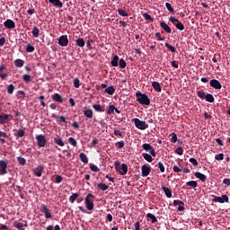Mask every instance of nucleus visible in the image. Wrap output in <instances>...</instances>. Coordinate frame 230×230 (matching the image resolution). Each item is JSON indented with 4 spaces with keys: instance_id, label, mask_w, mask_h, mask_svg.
<instances>
[{
    "instance_id": "423d86ee",
    "label": "nucleus",
    "mask_w": 230,
    "mask_h": 230,
    "mask_svg": "<svg viewBox=\"0 0 230 230\" xmlns=\"http://www.w3.org/2000/svg\"><path fill=\"white\" fill-rule=\"evenodd\" d=\"M12 119H13L12 114L2 112L0 114V125H4V123H7L8 121L12 120Z\"/></svg>"
},
{
    "instance_id": "6e6d98bb",
    "label": "nucleus",
    "mask_w": 230,
    "mask_h": 230,
    "mask_svg": "<svg viewBox=\"0 0 230 230\" xmlns=\"http://www.w3.org/2000/svg\"><path fill=\"white\" fill-rule=\"evenodd\" d=\"M165 7L167 8V10L172 13H175L174 9L172 7V4L170 3H165Z\"/></svg>"
},
{
    "instance_id": "f03ea898",
    "label": "nucleus",
    "mask_w": 230,
    "mask_h": 230,
    "mask_svg": "<svg viewBox=\"0 0 230 230\" xmlns=\"http://www.w3.org/2000/svg\"><path fill=\"white\" fill-rule=\"evenodd\" d=\"M85 205H86V209L88 210L94 209V195L93 193H89L86 195Z\"/></svg>"
},
{
    "instance_id": "7ed1b4c3",
    "label": "nucleus",
    "mask_w": 230,
    "mask_h": 230,
    "mask_svg": "<svg viewBox=\"0 0 230 230\" xmlns=\"http://www.w3.org/2000/svg\"><path fill=\"white\" fill-rule=\"evenodd\" d=\"M134 124L139 130H146L148 128V124L137 118L134 119Z\"/></svg>"
},
{
    "instance_id": "72a5a7b5",
    "label": "nucleus",
    "mask_w": 230,
    "mask_h": 230,
    "mask_svg": "<svg viewBox=\"0 0 230 230\" xmlns=\"http://www.w3.org/2000/svg\"><path fill=\"white\" fill-rule=\"evenodd\" d=\"M116 89L114 88V86H108V88L105 89V93L110 94V95H113L115 93Z\"/></svg>"
},
{
    "instance_id": "2f4dec72",
    "label": "nucleus",
    "mask_w": 230,
    "mask_h": 230,
    "mask_svg": "<svg viewBox=\"0 0 230 230\" xmlns=\"http://www.w3.org/2000/svg\"><path fill=\"white\" fill-rule=\"evenodd\" d=\"M93 109L95 110V111L98 112H103L105 111L104 107L99 104H93Z\"/></svg>"
},
{
    "instance_id": "37998d69",
    "label": "nucleus",
    "mask_w": 230,
    "mask_h": 230,
    "mask_svg": "<svg viewBox=\"0 0 230 230\" xmlns=\"http://www.w3.org/2000/svg\"><path fill=\"white\" fill-rule=\"evenodd\" d=\"M116 110V107L114 105H110L109 109L107 111L108 115H112L114 114V111Z\"/></svg>"
},
{
    "instance_id": "f8f14e48",
    "label": "nucleus",
    "mask_w": 230,
    "mask_h": 230,
    "mask_svg": "<svg viewBox=\"0 0 230 230\" xmlns=\"http://www.w3.org/2000/svg\"><path fill=\"white\" fill-rule=\"evenodd\" d=\"M210 86L217 90L222 89V84L217 79L210 80Z\"/></svg>"
},
{
    "instance_id": "2eb2a0df",
    "label": "nucleus",
    "mask_w": 230,
    "mask_h": 230,
    "mask_svg": "<svg viewBox=\"0 0 230 230\" xmlns=\"http://www.w3.org/2000/svg\"><path fill=\"white\" fill-rule=\"evenodd\" d=\"M44 170V166L42 165H39L35 168H33V173L37 176V177H41L42 176V172Z\"/></svg>"
},
{
    "instance_id": "ddd939ff",
    "label": "nucleus",
    "mask_w": 230,
    "mask_h": 230,
    "mask_svg": "<svg viewBox=\"0 0 230 230\" xmlns=\"http://www.w3.org/2000/svg\"><path fill=\"white\" fill-rule=\"evenodd\" d=\"M151 168L147 165H142L141 167V176L142 177H147L150 174Z\"/></svg>"
},
{
    "instance_id": "a18cd8bd",
    "label": "nucleus",
    "mask_w": 230,
    "mask_h": 230,
    "mask_svg": "<svg viewBox=\"0 0 230 230\" xmlns=\"http://www.w3.org/2000/svg\"><path fill=\"white\" fill-rule=\"evenodd\" d=\"M15 90V86L13 84H9L7 87V93L9 94H13Z\"/></svg>"
},
{
    "instance_id": "b1692460",
    "label": "nucleus",
    "mask_w": 230,
    "mask_h": 230,
    "mask_svg": "<svg viewBox=\"0 0 230 230\" xmlns=\"http://www.w3.org/2000/svg\"><path fill=\"white\" fill-rule=\"evenodd\" d=\"M7 137H8L7 133L3 132V130H0V143L5 144L6 143L5 138Z\"/></svg>"
},
{
    "instance_id": "052dcab7",
    "label": "nucleus",
    "mask_w": 230,
    "mask_h": 230,
    "mask_svg": "<svg viewBox=\"0 0 230 230\" xmlns=\"http://www.w3.org/2000/svg\"><path fill=\"white\" fill-rule=\"evenodd\" d=\"M62 181H63L62 176H60L59 174H57L56 177H55V182L56 183H61Z\"/></svg>"
},
{
    "instance_id": "9b49d317",
    "label": "nucleus",
    "mask_w": 230,
    "mask_h": 230,
    "mask_svg": "<svg viewBox=\"0 0 230 230\" xmlns=\"http://www.w3.org/2000/svg\"><path fill=\"white\" fill-rule=\"evenodd\" d=\"M4 27L6 29H14L16 27V24L14 21L7 19L4 22Z\"/></svg>"
},
{
    "instance_id": "f3484780",
    "label": "nucleus",
    "mask_w": 230,
    "mask_h": 230,
    "mask_svg": "<svg viewBox=\"0 0 230 230\" xmlns=\"http://www.w3.org/2000/svg\"><path fill=\"white\" fill-rule=\"evenodd\" d=\"M84 115L89 119H92V118H93V111L92 109H86V107H84Z\"/></svg>"
},
{
    "instance_id": "de8ad7c7",
    "label": "nucleus",
    "mask_w": 230,
    "mask_h": 230,
    "mask_svg": "<svg viewBox=\"0 0 230 230\" xmlns=\"http://www.w3.org/2000/svg\"><path fill=\"white\" fill-rule=\"evenodd\" d=\"M114 166H115V169L119 172L120 174V172H121V164H120V162L119 161H116L114 163Z\"/></svg>"
},
{
    "instance_id": "4be33fe9",
    "label": "nucleus",
    "mask_w": 230,
    "mask_h": 230,
    "mask_svg": "<svg viewBox=\"0 0 230 230\" xmlns=\"http://www.w3.org/2000/svg\"><path fill=\"white\" fill-rule=\"evenodd\" d=\"M79 158L82 161V163H84L85 164H89V158L87 157L85 153H80Z\"/></svg>"
},
{
    "instance_id": "0e129e2a",
    "label": "nucleus",
    "mask_w": 230,
    "mask_h": 230,
    "mask_svg": "<svg viewBox=\"0 0 230 230\" xmlns=\"http://www.w3.org/2000/svg\"><path fill=\"white\" fill-rule=\"evenodd\" d=\"M158 167L160 169V172H165V167H164V164L162 162L158 163Z\"/></svg>"
},
{
    "instance_id": "7c9ffc66",
    "label": "nucleus",
    "mask_w": 230,
    "mask_h": 230,
    "mask_svg": "<svg viewBox=\"0 0 230 230\" xmlns=\"http://www.w3.org/2000/svg\"><path fill=\"white\" fill-rule=\"evenodd\" d=\"M24 63L25 62L23 61V59H21V58H17L14 60V66L16 67H22L24 66Z\"/></svg>"
},
{
    "instance_id": "0eeeda50",
    "label": "nucleus",
    "mask_w": 230,
    "mask_h": 230,
    "mask_svg": "<svg viewBox=\"0 0 230 230\" xmlns=\"http://www.w3.org/2000/svg\"><path fill=\"white\" fill-rule=\"evenodd\" d=\"M142 148L146 150V152H148L153 157L156 156V152L150 144L142 145Z\"/></svg>"
},
{
    "instance_id": "a19ab883",
    "label": "nucleus",
    "mask_w": 230,
    "mask_h": 230,
    "mask_svg": "<svg viewBox=\"0 0 230 230\" xmlns=\"http://www.w3.org/2000/svg\"><path fill=\"white\" fill-rule=\"evenodd\" d=\"M205 100L207 102H209L210 103H213V102L215 101L214 96L212 94H210V93L206 94Z\"/></svg>"
},
{
    "instance_id": "864d4df0",
    "label": "nucleus",
    "mask_w": 230,
    "mask_h": 230,
    "mask_svg": "<svg viewBox=\"0 0 230 230\" xmlns=\"http://www.w3.org/2000/svg\"><path fill=\"white\" fill-rule=\"evenodd\" d=\"M26 51L27 52H34L35 51V47L31 46V43H28L27 48H26Z\"/></svg>"
},
{
    "instance_id": "e433bc0d",
    "label": "nucleus",
    "mask_w": 230,
    "mask_h": 230,
    "mask_svg": "<svg viewBox=\"0 0 230 230\" xmlns=\"http://www.w3.org/2000/svg\"><path fill=\"white\" fill-rule=\"evenodd\" d=\"M164 46L166 49H168L171 52H172V54H175L176 52V48L172 46L170 43L166 42L164 43Z\"/></svg>"
},
{
    "instance_id": "aec40b11",
    "label": "nucleus",
    "mask_w": 230,
    "mask_h": 230,
    "mask_svg": "<svg viewBox=\"0 0 230 230\" xmlns=\"http://www.w3.org/2000/svg\"><path fill=\"white\" fill-rule=\"evenodd\" d=\"M13 226H15L18 230H25L24 226H28L27 225H24L22 222L19 221H14L13 222Z\"/></svg>"
},
{
    "instance_id": "3c124183",
    "label": "nucleus",
    "mask_w": 230,
    "mask_h": 230,
    "mask_svg": "<svg viewBox=\"0 0 230 230\" xmlns=\"http://www.w3.org/2000/svg\"><path fill=\"white\" fill-rule=\"evenodd\" d=\"M119 66L120 68H126L127 63H126L125 59L120 58L119 62Z\"/></svg>"
},
{
    "instance_id": "4c0bfd02",
    "label": "nucleus",
    "mask_w": 230,
    "mask_h": 230,
    "mask_svg": "<svg viewBox=\"0 0 230 230\" xmlns=\"http://www.w3.org/2000/svg\"><path fill=\"white\" fill-rule=\"evenodd\" d=\"M174 26H175L178 30H180V31H183V30H185L184 24H182L181 22L179 21V20H178L177 23L174 24Z\"/></svg>"
},
{
    "instance_id": "680f3d73",
    "label": "nucleus",
    "mask_w": 230,
    "mask_h": 230,
    "mask_svg": "<svg viewBox=\"0 0 230 230\" xmlns=\"http://www.w3.org/2000/svg\"><path fill=\"white\" fill-rule=\"evenodd\" d=\"M190 163L191 164H193L194 166L199 165V163H198V161H197V159H196L195 157L190 158Z\"/></svg>"
},
{
    "instance_id": "4d7b16f0",
    "label": "nucleus",
    "mask_w": 230,
    "mask_h": 230,
    "mask_svg": "<svg viewBox=\"0 0 230 230\" xmlns=\"http://www.w3.org/2000/svg\"><path fill=\"white\" fill-rule=\"evenodd\" d=\"M143 17L146 19V21L154 22V19L152 18V16L147 13H143Z\"/></svg>"
},
{
    "instance_id": "5701e85b",
    "label": "nucleus",
    "mask_w": 230,
    "mask_h": 230,
    "mask_svg": "<svg viewBox=\"0 0 230 230\" xmlns=\"http://www.w3.org/2000/svg\"><path fill=\"white\" fill-rule=\"evenodd\" d=\"M152 85L155 91H156V93H162V86L159 83H157V81H154Z\"/></svg>"
},
{
    "instance_id": "bb28decb",
    "label": "nucleus",
    "mask_w": 230,
    "mask_h": 230,
    "mask_svg": "<svg viewBox=\"0 0 230 230\" xmlns=\"http://www.w3.org/2000/svg\"><path fill=\"white\" fill-rule=\"evenodd\" d=\"M75 43L79 48H84L85 46V40H84V38H77Z\"/></svg>"
},
{
    "instance_id": "c03bdc74",
    "label": "nucleus",
    "mask_w": 230,
    "mask_h": 230,
    "mask_svg": "<svg viewBox=\"0 0 230 230\" xmlns=\"http://www.w3.org/2000/svg\"><path fill=\"white\" fill-rule=\"evenodd\" d=\"M73 84L75 88L76 89L80 88V85H81L80 79L75 78L73 81Z\"/></svg>"
},
{
    "instance_id": "603ef678",
    "label": "nucleus",
    "mask_w": 230,
    "mask_h": 230,
    "mask_svg": "<svg viewBox=\"0 0 230 230\" xmlns=\"http://www.w3.org/2000/svg\"><path fill=\"white\" fill-rule=\"evenodd\" d=\"M31 75H22V80L26 83V84H29L31 82Z\"/></svg>"
},
{
    "instance_id": "cd10ccee",
    "label": "nucleus",
    "mask_w": 230,
    "mask_h": 230,
    "mask_svg": "<svg viewBox=\"0 0 230 230\" xmlns=\"http://www.w3.org/2000/svg\"><path fill=\"white\" fill-rule=\"evenodd\" d=\"M142 157H143L146 161H147V163H152V162H153V156H152L151 154L148 155V153H143V154H142Z\"/></svg>"
},
{
    "instance_id": "c9c22d12",
    "label": "nucleus",
    "mask_w": 230,
    "mask_h": 230,
    "mask_svg": "<svg viewBox=\"0 0 230 230\" xmlns=\"http://www.w3.org/2000/svg\"><path fill=\"white\" fill-rule=\"evenodd\" d=\"M31 34L33 35L34 38H39V35H40L39 27L34 26L32 31H31Z\"/></svg>"
},
{
    "instance_id": "c85d7f7f",
    "label": "nucleus",
    "mask_w": 230,
    "mask_h": 230,
    "mask_svg": "<svg viewBox=\"0 0 230 230\" xmlns=\"http://www.w3.org/2000/svg\"><path fill=\"white\" fill-rule=\"evenodd\" d=\"M98 189L101 190V191H106L108 190L109 187L106 183H103V182H100L98 183L97 185Z\"/></svg>"
},
{
    "instance_id": "ea45409f",
    "label": "nucleus",
    "mask_w": 230,
    "mask_h": 230,
    "mask_svg": "<svg viewBox=\"0 0 230 230\" xmlns=\"http://www.w3.org/2000/svg\"><path fill=\"white\" fill-rule=\"evenodd\" d=\"M17 161L20 165H22V166L26 165V158L22 157V156H17Z\"/></svg>"
},
{
    "instance_id": "69168bd1",
    "label": "nucleus",
    "mask_w": 230,
    "mask_h": 230,
    "mask_svg": "<svg viewBox=\"0 0 230 230\" xmlns=\"http://www.w3.org/2000/svg\"><path fill=\"white\" fill-rule=\"evenodd\" d=\"M215 159H216V160H218V161L224 160V155H223V153H219L218 155H217L215 156Z\"/></svg>"
},
{
    "instance_id": "79ce46f5",
    "label": "nucleus",
    "mask_w": 230,
    "mask_h": 230,
    "mask_svg": "<svg viewBox=\"0 0 230 230\" xmlns=\"http://www.w3.org/2000/svg\"><path fill=\"white\" fill-rule=\"evenodd\" d=\"M118 13H119V16H122V17L128 16V13H127L126 11L124 9H122V8H119L118 9Z\"/></svg>"
},
{
    "instance_id": "bf43d9fd",
    "label": "nucleus",
    "mask_w": 230,
    "mask_h": 230,
    "mask_svg": "<svg viewBox=\"0 0 230 230\" xmlns=\"http://www.w3.org/2000/svg\"><path fill=\"white\" fill-rule=\"evenodd\" d=\"M175 153H176L178 155H182L183 153H184V151H183V149H182L181 146H178L177 149H176V151H175Z\"/></svg>"
},
{
    "instance_id": "f257e3e1",
    "label": "nucleus",
    "mask_w": 230,
    "mask_h": 230,
    "mask_svg": "<svg viewBox=\"0 0 230 230\" xmlns=\"http://www.w3.org/2000/svg\"><path fill=\"white\" fill-rule=\"evenodd\" d=\"M137 102L141 105H149L151 101L148 98V95L141 93V92H137L136 93Z\"/></svg>"
},
{
    "instance_id": "e2e57ef3",
    "label": "nucleus",
    "mask_w": 230,
    "mask_h": 230,
    "mask_svg": "<svg viewBox=\"0 0 230 230\" xmlns=\"http://www.w3.org/2000/svg\"><path fill=\"white\" fill-rule=\"evenodd\" d=\"M173 205H174V206H177V205L181 206V205H185V203H184V201H182V200L174 199V200H173Z\"/></svg>"
},
{
    "instance_id": "20e7f679",
    "label": "nucleus",
    "mask_w": 230,
    "mask_h": 230,
    "mask_svg": "<svg viewBox=\"0 0 230 230\" xmlns=\"http://www.w3.org/2000/svg\"><path fill=\"white\" fill-rule=\"evenodd\" d=\"M40 211L41 213H43L45 215V218L46 219H51L52 218V214H51V210H49L48 208V206L45 204H42L40 206Z\"/></svg>"
},
{
    "instance_id": "6e6552de",
    "label": "nucleus",
    "mask_w": 230,
    "mask_h": 230,
    "mask_svg": "<svg viewBox=\"0 0 230 230\" xmlns=\"http://www.w3.org/2000/svg\"><path fill=\"white\" fill-rule=\"evenodd\" d=\"M213 202H217V203H228L229 202V198L227 195H222V197L220 198V196H214L213 199Z\"/></svg>"
},
{
    "instance_id": "dca6fc26",
    "label": "nucleus",
    "mask_w": 230,
    "mask_h": 230,
    "mask_svg": "<svg viewBox=\"0 0 230 230\" xmlns=\"http://www.w3.org/2000/svg\"><path fill=\"white\" fill-rule=\"evenodd\" d=\"M160 27L165 31L166 33H172V29L169 25H167L166 22H161Z\"/></svg>"
},
{
    "instance_id": "6ab92c4d",
    "label": "nucleus",
    "mask_w": 230,
    "mask_h": 230,
    "mask_svg": "<svg viewBox=\"0 0 230 230\" xmlns=\"http://www.w3.org/2000/svg\"><path fill=\"white\" fill-rule=\"evenodd\" d=\"M162 189H163V191L165 194V196L167 198L171 199L172 196V190L170 188L164 187V185H162Z\"/></svg>"
},
{
    "instance_id": "a878e982",
    "label": "nucleus",
    "mask_w": 230,
    "mask_h": 230,
    "mask_svg": "<svg viewBox=\"0 0 230 230\" xmlns=\"http://www.w3.org/2000/svg\"><path fill=\"white\" fill-rule=\"evenodd\" d=\"M54 142L57 145H58V146H60V147H64L65 146V144L62 141V138L60 137V136H58L57 137H54Z\"/></svg>"
},
{
    "instance_id": "774afa93",
    "label": "nucleus",
    "mask_w": 230,
    "mask_h": 230,
    "mask_svg": "<svg viewBox=\"0 0 230 230\" xmlns=\"http://www.w3.org/2000/svg\"><path fill=\"white\" fill-rule=\"evenodd\" d=\"M223 184L226 186H230V179L228 178L223 179Z\"/></svg>"
},
{
    "instance_id": "58836bf2",
    "label": "nucleus",
    "mask_w": 230,
    "mask_h": 230,
    "mask_svg": "<svg viewBox=\"0 0 230 230\" xmlns=\"http://www.w3.org/2000/svg\"><path fill=\"white\" fill-rule=\"evenodd\" d=\"M79 194L78 193H73L70 197H69V202L74 204L75 202V199H78Z\"/></svg>"
},
{
    "instance_id": "13d9d810",
    "label": "nucleus",
    "mask_w": 230,
    "mask_h": 230,
    "mask_svg": "<svg viewBox=\"0 0 230 230\" xmlns=\"http://www.w3.org/2000/svg\"><path fill=\"white\" fill-rule=\"evenodd\" d=\"M116 146H117L118 148H123V147H125V141L121 140V141L117 142V143H116Z\"/></svg>"
},
{
    "instance_id": "4468645a",
    "label": "nucleus",
    "mask_w": 230,
    "mask_h": 230,
    "mask_svg": "<svg viewBox=\"0 0 230 230\" xmlns=\"http://www.w3.org/2000/svg\"><path fill=\"white\" fill-rule=\"evenodd\" d=\"M26 132L24 129H13V136L16 138H22L23 137H25Z\"/></svg>"
},
{
    "instance_id": "338daca9",
    "label": "nucleus",
    "mask_w": 230,
    "mask_h": 230,
    "mask_svg": "<svg viewBox=\"0 0 230 230\" xmlns=\"http://www.w3.org/2000/svg\"><path fill=\"white\" fill-rule=\"evenodd\" d=\"M177 139H178V137H177L176 133H172V139H171L172 143H176Z\"/></svg>"
},
{
    "instance_id": "8fccbe9b",
    "label": "nucleus",
    "mask_w": 230,
    "mask_h": 230,
    "mask_svg": "<svg viewBox=\"0 0 230 230\" xmlns=\"http://www.w3.org/2000/svg\"><path fill=\"white\" fill-rule=\"evenodd\" d=\"M186 185L189 187L196 188L198 187V182L195 181H188Z\"/></svg>"
},
{
    "instance_id": "49530a36",
    "label": "nucleus",
    "mask_w": 230,
    "mask_h": 230,
    "mask_svg": "<svg viewBox=\"0 0 230 230\" xmlns=\"http://www.w3.org/2000/svg\"><path fill=\"white\" fill-rule=\"evenodd\" d=\"M197 95L202 100L206 99V93L204 91H197Z\"/></svg>"
},
{
    "instance_id": "393cba45",
    "label": "nucleus",
    "mask_w": 230,
    "mask_h": 230,
    "mask_svg": "<svg viewBox=\"0 0 230 230\" xmlns=\"http://www.w3.org/2000/svg\"><path fill=\"white\" fill-rule=\"evenodd\" d=\"M195 176H196L197 178H199V180H200L201 181H207V179H208V177L206 176V174L201 173V172H195Z\"/></svg>"
},
{
    "instance_id": "412c9836",
    "label": "nucleus",
    "mask_w": 230,
    "mask_h": 230,
    "mask_svg": "<svg viewBox=\"0 0 230 230\" xmlns=\"http://www.w3.org/2000/svg\"><path fill=\"white\" fill-rule=\"evenodd\" d=\"M52 100L58 102V103H63L64 100L62 96L58 93H55L51 96Z\"/></svg>"
},
{
    "instance_id": "09e8293b",
    "label": "nucleus",
    "mask_w": 230,
    "mask_h": 230,
    "mask_svg": "<svg viewBox=\"0 0 230 230\" xmlns=\"http://www.w3.org/2000/svg\"><path fill=\"white\" fill-rule=\"evenodd\" d=\"M68 143L71 144V146L74 147H75L77 145V141L74 137H69Z\"/></svg>"
},
{
    "instance_id": "c756f323",
    "label": "nucleus",
    "mask_w": 230,
    "mask_h": 230,
    "mask_svg": "<svg viewBox=\"0 0 230 230\" xmlns=\"http://www.w3.org/2000/svg\"><path fill=\"white\" fill-rule=\"evenodd\" d=\"M119 58L118 56H114L111 61V66L114 67H117L119 66Z\"/></svg>"
},
{
    "instance_id": "9d476101",
    "label": "nucleus",
    "mask_w": 230,
    "mask_h": 230,
    "mask_svg": "<svg viewBox=\"0 0 230 230\" xmlns=\"http://www.w3.org/2000/svg\"><path fill=\"white\" fill-rule=\"evenodd\" d=\"M69 43V40H68V37L67 35H62L59 37V40H58V44L62 47V48H66Z\"/></svg>"
},
{
    "instance_id": "5fc2aeb1",
    "label": "nucleus",
    "mask_w": 230,
    "mask_h": 230,
    "mask_svg": "<svg viewBox=\"0 0 230 230\" xmlns=\"http://www.w3.org/2000/svg\"><path fill=\"white\" fill-rule=\"evenodd\" d=\"M90 169L93 172H99L100 171V168H98V166L94 165V164H93V163L90 164Z\"/></svg>"
},
{
    "instance_id": "f704fd0d",
    "label": "nucleus",
    "mask_w": 230,
    "mask_h": 230,
    "mask_svg": "<svg viewBox=\"0 0 230 230\" xmlns=\"http://www.w3.org/2000/svg\"><path fill=\"white\" fill-rule=\"evenodd\" d=\"M128 171V167L127 164L123 163L121 165L120 175H126Z\"/></svg>"
},
{
    "instance_id": "a211bd4d",
    "label": "nucleus",
    "mask_w": 230,
    "mask_h": 230,
    "mask_svg": "<svg viewBox=\"0 0 230 230\" xmlns=\"http://www.w3.org/2000/svg\"><path fill=\"white\" fill-rule=\"evenodd\" d=\"M49 2L54 7H57V8H62L63 7V4H62V2L60 0H49Z\"/></svg>"
},
{
    "instance_id": "473e14b6",
    "label": "nucleus",
    "mask_w": 230,
    "mask_h": 230,
    "mask_svg": "<svg viewBox=\"0 0 230 230\" xmlns=\"http://www.w3.org/2000/svg\"><path fill=\"white\" fill-rule=\"evenodd\" d=\"M146 218L151 220V224H155L157 222V217L154 214H146Z\"/></svg>"
},
{
    "instance_id": "1a4fd4ad",
    "label": "nucleus",
    "mask_w": 230,
    "mask_h": 230,
    "mask_svg": "<svg viewBox=\"0 0 230 230\" xmlns=\"http://www.w3.org/2000/svg\"><path fill=\"white\" fill-rule=\"evenodd\" d=\"M7 162L4 160H0V175L7 174Z\"/></svg>"
},
{
    "instance_id": "39448f33",
    "label": "nucleus",
    "mask_w": 230,
    "mask_h": 230,
    "mask_svg": "<svg viewBox=\"0 0 230 230\" xmlns=\"http://www.w3.org/2000/svg\"><path fill=\"white\" fill-rule=\"evenodd\" d=\"M36 141L39 147H45L47 145V139L44 135H37Z\"/></svg>"
}]
</instances>
